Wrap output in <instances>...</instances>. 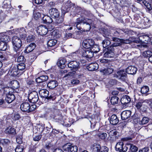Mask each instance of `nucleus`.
I'll use <instances>...</instances> for the list:
<instances>
[{
    "label": "nucleus",
    "mask_w": 152,
    "mask_h": 152,
    "mask_svg": "<svg viewBox=\"0 0 152 152\" xmlns=\"http://www.w3.org/2000/svg\"><path fill=\"white\" fill-rule=\"evenodd\" d=\"M93 23V21L91 20L81 17L77 18L75 25L79 30L84 31H88L91 29Z\"/></svg>",
    "instance_id": "1"
},
{
    "label": "nucleus",
    "mask_w": 152,
    "mask_h": 152,
    "mask_svg": "<svg viewBox=\"0 0 152 152\" xmlns=\"http://www.w3.org/2000/svg\"><path fill=\"white\" fill-rule=\"evenodd\" d=\"M36 108L35 104L31 105L29 104L28 101L23 102L20 105L21 110L23 112L29 113L34 111Z\"/></svg>",
    "instance_id": "2"
},
{
    "label": "nucleus",
    "mask_w": 152,
    "mask_h": 152,
    "mask_svg": "<svg viewBox=\"0 0 152 152\" xmlns=\"http://www.w3.org/2000/svg\"><path fill=\"white\" fill-rule=\"evenodd\" d=\"M12 41L13 45L14 50L17 52L22 46V41L20 38L17 36L13 37Z\"/></svg>",
    "instance_id": "3"
},
{
    "label": "nucleus",
    "mask_w": 152,
    "mask_h": 152,
    "mask_svg": "<svg viewBox=\"0 0 152 152\" xmlns=\"http://www.w3.org/2000/svg\"><path fill=\"white\" fill-rule=\"evenodd\" d=\"M65 5L63 6L61 8L62 15L61 17H57L54 18V20H53V22L56 24H59L62 23L64 21V18L65 14L68 12L69 11V9L70 7L69 6L67 8V9H65Z\"/></svg>",
    "instance_id": "4"
},
{
    "label": "nucleus",
    "mask_w": 152,
    "mask_h": 152,
    "mask_svg": "<svg viewBox=\"0 0 152 152\" xmlns=\"http://www.w3.org/2000/svg\"><path fill=\"white\" fill-rule=\"evenodd\" d=\"M45 113L44 114V117L47 118H52L56 115L58 112V110L53 108H45Z\"/></svg>",
    "instance_id": "5"
},
{
    "label": "nucleus",
    "mask_w": 152,
    "mask_h": 152,
    "mask_svg": "<svg viewBox=\"0 0 152 152\" xmlns=\"http://www.w3.org/2000/svg\"><path fill=\"white\" fill-rule=\"evenodd\" d=\"M63 149L64 152H77L78 148L76 145H72L70 143H67L63 145Z\"/></svg>",
    "instance_id": "6"
},
{
    "label": "nucleus",
    "mask_w": 152,
    "mask_h": 152,
    "mask_svg": "<svg viewBox=\"0 0 152 152\" xmlns=\"http://www.w3.org/2000/svg\"><path fill=\"white\" fill-rule=\"evenodd\" d=\"M114 77L122 81H125L127 78L126 72L124 70H120L114 74Z\"/></svg>",
    "instance_id": "7"
},
{
    "label": "nucleus",
    "mask_w": 152,
    "mask_h": 152,
    "mask_svg": "<svg viewBox=\"0 0 152 152\" xmlns=\"http://www.w3.org/2000/svg\"><path fill=\"white\" fill-rule=\"evenodd\" d=\"M50 26H49L48 28H47L45 26H39L37 29V31L40 35H45L47 34L48 30L50 31L54 28V27L53 26L52 30H50L49 28Z\"/></svg>",
    "instance_id": "8"
},
{
    "label": "nucleus",
    "mask_w": 152,
    "mask_h": 152,
    "mask_svg": "<svg viewBox=\"0 0 152 152\" xmlns=\"http://www.w3.org/2000/svg\"><path fill=\"white\" fill-rule=\"evenodd\" d=\"M28 99L31 103H35L38 100L39 96L37 92L35 91L30 93L28 95Z\"/></svg>",
    "instance_id": "9"
},
{
    "label": "nucleus",
    "mask_w": 152,
    "mask_h": 152,
    "mask_svg": "<svg viewBox=\"0 0 152 152\" xmlns=\"http://www.w3.org/2000/svg\"><path fill=\"white\" fill-rule=\"evenodd\" d=\"M127 149L126 145H124L123 142H118L116 144L115 149L119 152H126Z\"/></svg>",
    "instance_id": "10"
},
{
    "label": "nucleus",
    "mask_w": 152,
    "mask_h": 152,
    "mask_svg": "<svg viewBox=\"0 0 152 152\" xmlns=\"http://www.w3.org/2000/svg\"><path fill=\"white\" fill-rule=\"evenodd\" d=\"M94 41L90 39H87L84 40L83 42V47L86 49H90L93 46Z\"/></svg>",
    "instance_id": "11"
},
{
    "label": "nucleus",
    "mask_w": 152,
    "mask_h": 152,
    "mask_svg": "<svg viewBox=\"0 0 152 152\" xmlns=\"http://www.w3.org/2000/svg\"><path fill=\"white\" fill-rule=\"evenodd\" d=\"M80 63L76 61H72L70 62L68 64V67L71 68V70L75 72L80 68Z\"/></svg>",
    "instance_id": "12"
},
{
    "label": "nucleus",
    "mask_w": 152,
    "mask_h": 152,
    "mask_svg": "<svg viewBox=\"0 0 152 152\" xmlns=\"http://www.w3.org/2000/svg\"><path fill=\"white\" fill-rule=\"evenodd\" d=\"M107 49L108 50L104 54V56L108 58L113 57L114 56V48L110 46L107 48Z\"/></svg>",
    "instance_id": "13"
},
{
    "label": "nucleus",
    "mask_w": 152,
    "mask_h": 152,
    "mask_svg": "<svg viewBox=\"0 0 152 152\" xmlns=\"http://www.w3.org/2000/svg\"><path fill=\"white\" fill-rule=\"evenodd\" d=\"M121 101L122 104L123 105L128 106L129 104L131 101V99L129 96L127 95H124L121 99Z\"/></svg>",
    "instance_id": "14"
},
{
    "label": "nucleus",
    "mask_w": 152,
    "mask_h": 152,
    "mask_svg": "<svg viewBox=\"0 0 152 152\" xmlns=\"http://www.w3.org/2000/svg\"><path fill=\"white\" fill-rule=\"evenodd\" d=\"M49 13L51 17L54 19L59 16L60 13L58 10L55 8H53L49 11Z\"/></svg>",
    "instance_id": "15"
},
{
    "label": "nucleus",
    "mask_w": 152,
    "mask_h": 152,
    "mask_svg": "<svg viewBox=\"0 0 152 152\" xmlns=\"http://www.w3.org/2000/svg\"><path fill=\"white\" fill-rule=\"evenodd\" d=\"M40 96L42 97L48 99H51V96H48L49 92L46 89L41 90L39 91Z\"/></svg>",
    "instance_id": "16"
},
{
    "label": "nucleus",
    "mask_w": 152,
    "mask_h": 152,
    "mask_svg": "<svg viewBox=\"0 0 152 152\" xmlns=\"http://www.w3.org/2000/svg\"><path fill=\"white\" fill-rule=\"evenodd\" d=\"M9 73L11 76L15 77L19 74V72L17 66H14L10 69Z\"/></svg>",
    "instance_id": "17"
},
{
    "label": "nucleus",
    "mask_w": 152,
    "mask_h": 152,
    "mask_svg": "<svg viewBox=\"0 0 152 152\" xmlns=\"http://www.w3.org/2000/svg\"><path fill=\"white\" fill-rule=\"evenodd\" d=\"M48 127H46V129H44V128L42 127L39 128V132L41 133L42 134L44 132L43 134L46 135L50 132L52 126H50V124L49 123L48 124Z\"/></svg>",
    "instance_id": "18"
},
{
    "label": "nucleus",
    "mask_w": 152,
    "mask_h": 152,
    "mask_svg": "<svg viewBox=\"0 0 152 152\" xmlns=\"http://www.w3.org/2000/svg\"><path fill=\"white\" fill-rule=\"evenodd\" d=\"M137 68L134 66H130L128 67L126 69V72L129 74H134L137 71Z\"/></svg>",
    "instance_id": "19"
},
{
    "label": "nucleus",
    "mask_w": 152,
    "mask_h": 152,
    "mask_svg": "<svg viewBox=\"0 0 152 152\" xmlns=\"http://www.w3.org/2000/svg\"><path fill=\"white\" fill-rule=\"evenodd\" d=\"M131 112L130 110H125L123 111L121 113V119L123 120H126L129 118L131 115Z\"/></svg>",
    "instance_id": "20"
},
{
    "label": "nucleus",
    "mask_w": 152,
    "mask_h": 152,
    "mask_svg": "<svg viewBox=\"0 0 152 152\" xmlns=\"http://www.w3.org/2000/svg\"><path fill=\"white\" fill-rule=\"evenodd\" d=\"M114 69V67L113 66L109 67L107 68H105L100 70V72L104 74H110L112 73Z\"/></svg>",
    "instance_id": "21"
},
{
    "label": "nucleus",
    "mask_w": 152,
    "mask_h": 152,
    "mask_svg": "<svg viewBox=\"0 0 152 152\" xmlns=\"http://www.w3.org/2000/svg\"><path fill=\"white\" fill-rule=\"evenodd\" d=\"M89 50H86L83 51L82 53V56L83 57L91 58L93 57L94 53L91 49H89Z\"/></svg>",
    "instance_id": "22"
},
{
    "label": "nucleus",
    "mask_w": 152,
    "mask_h": 152,
    "mask_svg": "<svg viewBox=\"0 0 152 152\" xmlns=\"http://www.w3.org/2000/svg\"><path fill=\"white\" fill-rule=\"evenodd\" d=\"M149 100L147 99L144 100H141L136 104V107L138 109H142V107L146 103H148Z\"/></svg>",
    "instance_id": "23"
},
{
    "label": "nucleus",
    "mask_w": 152,
    "mask_h": 152,
    "mask_svg": "<svg viewBox=\"0 0 152 152\" xmlns=\"http://www.w3.org/2000/svg\"><path fill=\"white\" fill-rule=\"evenodd\" d=\"M36 45L34 43H31L26 48L25 52L27 53L32 51L35 48Z\"/></svg>",
    "instance_id": "24"
},
{
    "label": "nucleus",
    "mask_w": 152,
    "mask_h": 152,
    "mask_svg": "<svg viewBox=\"0 0 152 152\" xmlns=\"http://www.w3.org/2000/svg\"><path fill=\"white\" fill-rule=\"evenodd\" d=\"M15 98V95L11 93L7 95L5 100L7 102L10 103L12 102Z\"/></svg>",
    "instance_id": "25"
},
{
    "label": "nucleus",
    "mask_w": 152,
    "mask_h": 152,
    "mask_svg": "<svg viewBox=\"0 0 152 152\" xmlns=\"http://www.w3.org/2000/svg\"><path fill=\"white\" fill-rule=\"evenodd\" d=\"M119 121V120L117 116L115 115H112L110 118V122L111 124L114 125L117 124Z\"/></svg>",
    "instance_id": "26"
},
{
    "label": "nucleus",
    "mask_w": 152,
    "mask_h": 152,
    "mask_svg": "<svg viewBox=\"0 0 152 152\" xmlns=\"http://www.w3.org/2000/svg\"><path fill=\"white\" fill-rule=\"evenodd\" d=\"M122 31H124L119 28H114L111 31V32L113 35L116 37H119Z\"/></svg>",
    "instance_id": "27"
},
{
    "label": "nucleus",
    "mask_w": 152,
    "mask_h": 152,
    "mask_svg": "<svg viewBox=\"0 0 152 152\" xmlns=\"http://www.w3.org/2000/svg\"><path fill=\"white\" fill-rule=\"evenodd\" d=\"M66 62V60L64 58H60L59 59L57 62L58 66L61 68L64 67L65 66V64Z\"/></svg>",
    "instance_id": "28"
},
{
    "label": "nucleus",
    "mask_w": 152,
    "mask_h": 152,
    "mask_svg": "<svg viewBox=\"0 0 152 152\" xmlns=\"http://www.w3.org/2000/svg\"><path fill=\"white\" fill-rule=\"evenodd\" d=\"M58 85V83L57 81L52 80L50 81L47 84L48 87L50 89H53Z\"/></svg>",
    "instance_id": "29"
},
{
    "label": "nucleus",
    "mask_w": 152,
    "mask_h": 152,
    "mask_svg": "<svg viewBox=\"0 0 152 152\" xmlns=\"http://www.w3.org/2000/svg\"><path fill=\"white\" fill-rule=\"evenodd\" d=\"M48 77L46 75H42L38 77L36 79V81L37 83H40L47 80Z\"/></svg>",
    "instance_id": "30"
},
{
    "label": "nucleus",
    "mask_w": 152,
    "mask_h": 152,
    "mask_svg": "<svg viewBox=\"0 0 152 152\" xmlns=\"http://www.w3.org/2000/svg\"><path fill=\"white\" fill-rule=\"evenodd\" d=\"M42 20L44 23L47 24L51 23L53 22V20L50 17L47 15H45L42 18Z\"/></svg>",
    "instance_id": "31"
},
{
    "label": "nucleus",
    "mask_w": 152,
    "mask_h": 152,
    "mask_svg": "<svg viewBox=\"0 0 152 152\" xmlns=\"http://www.w3.org/2000/svg\"><path fill=\"white\" fill-rule=\"evenodd\" d=\"M149 121V118L147 117H141L139 118L138 123L140 125H144L147 123Z\"/></svg>",
    "instance_id": "32"
},
{
    "label": "nucleus",
    "mask_w": 152,
    "mask_h": 152,
    "mask_svg": "<svg viewBox=\"0 0 152 152\" xmlns=\"http://www.w3.org/2000/svg\"><path fill=\"white\" fill-rule=\"evenodd\" d=\"M128 148H129V151L127 152H136L138 150V148L135 145L129 144H126Z\"/></svg>",
    "instance_id": "33"
},
{
    "label": "nucleus",
    "mask_w": 152,
    "mask_h": 152,
    "mask_svg": "<svg viewBox=\"0 0 152 152\" xmlns=\"http://www.w3.org/2000/svg\"><path fill=\"white\" fill-rule=\"evenodd\" d=\"M80 32L78 31H75L73 33V34L68 33H67L66 34V37L67 38H73L75 39H77L79 37V36H77L76 37L75 36V35H79V33H80Z\"/></svg>",
    "instance_id": "34"
},
{
    "label": "nucleus",
    "mask_w": 152,
    "mask_h": 152,
    "mask_svg": "<svg viewBox=\"0 0 152 152\" xmlns=\"http://www.w3.org/2000/svg\"><path fill=\"white\" fill-rule=\"evenodd\" d=\"M5 132L6 133L9 134H14L16 133L15 129L10 126L7 128Z\"/></svg>",
    "instance_id": "35"
},
{
    "label": "nucleus",
    "mask_w": 152,
    "mask_h": 152,
    "mask_svg": "<svg viewBox=\"0 0 152 152\" xmlns=\"http://www.w3.org/2000/svg\"><path fill=\"white\" fill-rule=\"evenodd\" d=\"M10 84L14 89H17L20 87V84L19 82L15 80H13L10 83Z\"/></svg>",
    "instance_id": "36"
},
{
    "label": "nucleus",
    "mask_w": 152,
    "mask_h": 152,
    "mask_svg": "<svg viewBox=\"0 0 152 152\" xmlns=\"http://www.w3.org/2000/svg\"><path fill=\"white\" fill-rule=\"evenodd\" d=\"M0 88H2V89H3L4 93L7 96L9 94H10V90H12V89L11 88L9 87H6L4 88V86L2 85H0Z\"/></svg>",
    "instance_id": "37"
},
{
    "label": "nucleus",
    "mask_w": 152,
    "mask_h": 152,
    "mask_svg": "<svg viewBox=\"0 0 152 152\" xmlns=\"http://www.w3.org/2000/svg\"><path fill=\"white\" fill-rule=\"evenodd\" d=\"M100 148V145L96 143H94L91 146V148L95 152H99Z\"/></svg>",
    "instance_id": "38"
},
{
    "label": "nucleus",
    "mask_w": 152,
    "mask_h": 152,
    "mask_svg": "<svg viewBox=\"0 0 152 152\" xmlns=\"http://www.w3.org/2000/svg\"><path fill=\"white\" fill-rule=\"evenodd\" d=\"M103 35L104 37L109 39H110L112 36L110 35V33L109 32L108 30L105 28L103 30Z\"/></svg>",
    "instance_id": "39"
},
{
    "label": "nucleus",
    "mask_w": 152,
    "mask_h": 152,
    "mask_svg": "<svg viewBox=\"0 0 152 152\" xmlns=\"http://www.w3.org/2000/svg\"><path fill=\"white\" fill-rule=\"evenodd\" d=\"M10 141L7 139H1L0 140V143L4 146L7 147L10 143Z\"/></svg>",
    "instance_id": "40"
},
{
    "label": "nucleus",
    "mask_w": 152,
    "mask_h": 152,
    "mask_svg": "<svg viewBox=\"0 0 152 152\" xmlns=\"http://www.w3.org/2000/svg\"><path fill=\"white\" fill-rule=\"evenodd\" d=\"M16 31L19 33L20 34V35H23V36L24 38L26 37V31L25 28H17L16 30Z\"/></svg>",
    "instance_id": "41"
},
{
    "label": "nucleus",
    "mask_w": 152,
    "mask_h": 152,
    "mask_svg": "<svg viewBox=\"0 0 152 152\" xmlns=\"http://www.w3.org/2000/svg\"><path fill=\"white\" fill-rule=\"evenodd\" d=\"M111 44V42L110 40L108 39H106L103 41L102 44L103 48H107L109 47V46Z\"/></svg>",
    "instance_id": "42"
},
{
    "label": "nucleus",
    "mask_w": 152,
    "mask_h": 152,
    "mask_svg": "<svg viewBox=\"0 0 152 152\" xmlns=\"http://www.w3.org/2000/svg\"><path fill=\"white\" fill-rule=\"evenodd\" d=\"M119 98L116 96H112L110 99L111 104L113 105H115L118 103Z\"/></svg>",
    "instance_id": "43"
},
{
    "label": "nucleus",
    "mask_w": 152,
    "mask_h": 152,
    "mask_svg": "<svg viewBox=\"0 0 152 152\" xmlns=\"http://www.w3.org/2000/svg\"><path fill=\"white\" fill-rule=\"evenodd\" d=\"M149 88L147 86H144L141 88V92L143 94H145L147 93L149 91Z\"/></svg>",
    "instance_id": "44"
},
{
    "label": "nucleus",
    "mask_w": 152,
    "mask_h": 152,
    "mask_svg": "<svg viewBox=\"0 0 152 152\" xmlns=\"http://www.w3.org/2000/svg\"><path fill=\"white\" fill-rule=\"evenodd\" d=\"M57 41L56 39H52L49 40L48 42V46L52 47L54 46L57 43Z\"/></svg>",
    "instance_id": "45"
},
{
    "label": "nucleus",
    "mask_w": 152,
    "mask_h": 152,
    "mask_svg": "<svg viewBox=\"0 0 152 152\" xmlns=\"http://www.w3.org/2000/svg\"><path fill=\"white\" fill-rule=\"evenodd\" d=\"M7 48V45L5 42H0V50L3 51L5 50Z\"/></svg>",
    "instance_id": "46"
},
{
    "label": "nucleus",
    "mask_w": 152,
    "mask_h": 152,
    "mask_svg": "<svg viewBox=\"0 0 152 152\" xmlns=\"http://www.w3.org/2000/svg\"><path fill=\"white\" fill-rule=\"evenodd\" d=\"M97 66V64H90L88 66V69L89 71H92L96 70L97 69L96 66Z\"/></svg>",
    "instance_id": "47"
},
{
    "label": "nucleus",
    "mask_w": 152,
    "mask_h": 152,
    "mask_svg": "<svg viewBox=\"0 0 152 152\" xmlns=\"http://www.w3.org/2000/svg\"><path fill=\"white\" fill-rule=\"evenodd\" d=\"M33 16L34 18L37 20L40 17L41 14L38 11L35 10L34 12Z\"/></svg>",
    "instance_id": "48"
},
{
    "label": "nucleus",
    "mask_w": 152,
    "mask_h": 152,
    "mask_svg": "<svg viewBox=\"0 0 152 152\" xmlns=\"http://www.w3.org/2000/svg\"><path fill=\"white\" fill-rule=\"evenodd\" d=\"M142 2L148 9L149 10H151L152 9L151 5L148 1L144 0Z\"/></svg>",
    "instance_id": "49"
},
{
    "label": "nucleus",
    "mask_w": 152,
    "mask_h": 152,
    "mask_svg": "<svg viewBox=\"0 0 152 152\" xmlns=\"http://www.w3.org/2000/svg\"><path fill=\"white\" fill-rule=\"evenodd\" d=\"M90 49L93 52V53H97L100 50L99 49V47L98 46L96 45L95 46H93Z\"/></svg>",
    "instance_id": "50"
},
{
    "label": "nucleus",
    "mask_w": 152,
    "mask_h": 152,
    "mask_svg": "<svg viewBox=\"0 0 152 152\" xmlns=\"http://www.w3.org/2000/svg\"><path fill=\"white\" fill-rule=\"evenodd\" d=\"M25 64L24 63H20L18 64L17 67L19 70H23L25 68Z\"/></svg>",
    "instance_id": "51"
},
{
    "label": "nucleus",
    "mask_w": 152,
    "mask_h": 152,
    "mask_svg": "<svg viewBox=\"0 0 152 152\" xmlns=\"http://www.w3.org/2000/svg\"><path fill=\"white\" fill-rule=\"evenodd\" d=\"M3 3L4 8H9L10 5V0H5L3 2Z\"/></svg>",
    "instance_id": "52"
},
{
    "label": "nucleus",
    "mask_w": 152,
    "mask_h": 152,
    "mask_svg": "<svg viewBox=\"0 0 152 152\" xmlns=\"http://www.w3.org/2000/svg\"><path fill=\"white\" fill-rule=\"evenodd\" d=\"M118 132L115 130H112L109 132V136L112 137L114 136H115L117 134Z\"/></svg>",
    "instance_id": "53"
},
{
    "label": "nucleus",
    "mask_w": 152,
    "mask_h": 152,
    "mask_svg": "<svg viewBox=\"0 0 152 152\" xmlns=\"http://www.w3.org/2000/svg\"><path fill=\"white\" fill-rule=\"evenodd\" d=\"M152 55V53L149 50L145 51L143 53V55L147 57H150Z\"/></svg>",
    "instance_id": "54"
},
{
    "label": "nucleus",
    "mask_w": 152,
    "mask_h": 152,
    "mask_svg": "<svg viewBox=\"0 0 152 152\" xmlns=\"http://www.w3.org/2000/svg\"><path fill=\"white\" fill-rule=\"evenodd\" d=\"M152 38V35H150L149 36L145 35L143 37V38L144 39V40L146 42H147L150 41L151 40V39Z\"/></svg>",
    "instance_id": "55"
},
{
    "label": "nucleus",
    "mask_w": 152,
    "mask_h": 152,
    "mask_svg": "<svg viewBox=\"0 0 152 152\" xmlns=\"http://www.w3.org/2000/svg\"><path fill=\"white\" fill-rule=\"evenodd\" d=\"M52 34L53 35L55 38H57L60 37L61 35L57 31H54L52 32Z\"/></svg>",
    "instance_id": "56"
},
{
    "label": "nucleus",
    "mask_w": 152,
    "mask_h": 152,
    "mask_svg": "<svg viewBox=\"0 0 152 152\" xmlns=\"http://www.w3.org/2000/svg\"><path fill=\"white\" fill-rule=\"evenodd\" d=\"M108 148L105 146H103L101 147L99 152H108Z\"/></svg>",
    "instance_id": "57"
},
{
    "label": "nucleus",
    "mask_w": 152,
    "mask_h": 152,
    "mask_svg": "<svg viewBox=\"0 0 152 152\" xmlns=\"http://www.w3.org/2000/svg\"><path fill=\"white\" fill-rule=\"evenodd\" d=\"M25 61L24 56H20L18 57L17 59L18 62H23Z\"/></svg>",
    "instance_id": "58"
},
{
    "label": "nucleus",
    "mask_w": 152,
    "mask_h": 152,
    "mask_svg": "<svg viewBox=\"0 0 152 152\" xmlns=\"http://www.w3.org/2000/svg\"><path fill=\"white\" fill-rule=\"evenodd\" d=\"M80 82L79 80L77 79H73L71 80V83L73 85H77Z\"/></svg>",
    "instance_id": "59"
},
{
    "label": "nucleus",
    "mask_w": 152,
    "mask_h": 152,
    "mask_svg": "<svg viewBox=\"0 0 152 152\" xmlns=\"http://www.w3.org/2000/svg\"><path fill=\"white\" fill-rule=\"evenodd\" d=\"M35 37L31 35L28 36L27 38V42H30L33 41L34 40Z\"/></svg>",
    "instance_id": "60"
},
{
    "label": "nucleus",
    "mask_w": 152,
    "mask_h": 152,
    "mask_svg": "<svg viewBox=\"0 0 152 152\" xmlns=\"http://www.w3.org/2000/svg\"><path fill=\"white\" fill-rule=\"evenodd\" d=\"M75 72L74 71H72V72H69L68 73L66 74L64 76V77H72L75 74Z\"/></svg>",
    "instance_id": "61"
},
{
    "label": "nucleus",
    "mask_w": 152,
    "mask_h": 152,
    "mask_svg": "<svg viewBox=\"0 0 152 152\" xmlns=\"http://www.w3.org/2000/svg\"><path fill=\"white\" fill-rule=\"evenodd\" d=\"M99 137L102 140H104L107 137V134L105 133H101L99 135Z\"/></svg>",
    "instance_id": "62"
},
{
    "label": "nucleus",
    "mask_w": 152,
    "mask_h": 152,
    "mask_svg": "<svg viewBox=\"0 0 152 152\" xmlns=\"http://www.w3.org/2000/svg\"><path fill=\"white\" fill-rule=\"evenodd\" d=\"M23 150V148L21 146L18 145L17 146L15 149L16 152H22Z\"/></svg>",
    "instance_id": "63"
},
{
    "label": "nucleus",
    "mask_w": 152,
    "mask_h": 152,
    "mask_svg": "<svg viewBox=\"0 0 152 152\" xmlns=\"http://www.w3.org/2000/svg\"><path fill=\"white\" fill-rule=\"evenodd\" d=\"M42 137L41 135H39L34 137L33 140L34 141H39Z\"/></svg>",
    "instance_id": "64"
}]
</instances>
